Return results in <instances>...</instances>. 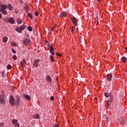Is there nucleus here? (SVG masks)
<instances>
[{
    "label": "nucleus",
    "mask_w": 127,
    "mask_h": 127,
    "mask_svg": "<svg viewBox=\"0 0 127 127\" xmlns=\"http://www.w3.org/2000/svg\"><path fill=\"white\" fill-rule=\"evenodd\" d=\"M121 59H122L123 62H124V63H126V62H127V58H126V57H125L122 58Z\"/></svg>",
    "instance_id": "obj_22"
},
{
    "label": "nucleus",
    "mask_w": 127,
    "mask_h": 127,
    "mask_svg": "<svg viewBox=\"0 0 127 127\" xmlns=\"http://www.w3.org/2000/svg\"><path fill=\"white\" fill-rule=\"evenodd\" d=\"M7 40H8V38L7 37L2 38L3 42H7Z\"/></svg>",
    "instance_id": "obj_21"
},
{
    "label": "nucleus",
    "mask_w": 127,
    "mask_h": 127,
    "mask_svg": "<svg viewBox=\"0 0 127 127\" xmlns=\"http://www.w3.org/2000/svg\"><path fill=\"white\" fill-rule=\"evenodd\" d=\"M1 17H2V14H1V13H0V18H1Z\"/></svg>",
    "instance_id": "obj_42"
},
{
    "label": "nucleus",
    "mask_w": 127,
    "mask_h": 127,
    "mask_svg": "<svg viewBox=\"0 0 127 127\" xmlns=\"http://www.w3.org/2000/svg\"><path fill=\"white\" fill-rule=\"evenodd\" d=\"M15 30L17 31V32H18L19 33H22V30L19 27H17L15 28Z\"/></svg>",
    "instance_id": "obj_14"
},
{
    "label": "nucleus",
    "mask_w": 127,
    "mask_h": 127,
    "mask_svg": "<svg viewBox=\"0 0 127 127\" xmlns=\"http://www.w3.org/2000/svg\"><path fill=\"white\" fill-rule=\"evenodd\" d=\"M0 12H1L4 15H6V14H7V11L6 10H0Z\"/></svg>",
    "instance_id": "obj_16"
},
{
    "label": "nucleus",
    "mask_w": 127,
    "mask_h": 127,
    "mask_svg": "<svg viewBox=\"0 0 127 127\" xmlns=\"http://www.w3.org/2000/svg\"><path fill=\"white\" fill-rule=\"evenodd\" d=\"M50 49H49V51L50 53H51V54H52V55H55V51H54V48H53V46H52V45L49 46Z\"/></svg>",
    "instance_id": "obj_5"
},
{
    "label": "nucleus",
    "mask_w": 127,
    "mask_h": 127,
    "mask_svg": "<svg viewBox=\"0 0 127 127\" xmlns=\"http://www.w3.org/2000/svg\"><path fill=\"white\" fill-rule=\"evenodd\" d=\"M28 30L29 31H32V27H31V26H29L28 27Z\"/></svg>",
    "instance_id": "obj_32"
},
{
    "label": "nucleus",
    "mask_w": 127,
    "mask_h": 127,
    "mask_svg": "<svg viewBox=\"0 0 127 127\" xmlns=\"http://www.w3.org/2000/svg\"><path fill=\"white\" fill-rule=\"evenodd\" d=\"M55 127H59V126H58V125L56 124V125H55Z\"/></svg>",
    "instance_id": "obj_43"
},
{
    "label": "nucleus",
    "mask_w": 127,
    "mask_h": 127,
    "mask_svg": "<svg viewBox=\"0 0 127 127\" xmlns=\"http://www.w3.org/2000/svg\"><path fill=\"white\" fill-rule=\"evenodd\" d=\"M46 80L48 83H52V78L49 75H47L46 77Z\"/></svg>",
    "instance_id": "obj_8"
},
{
    "label": "nucleus",
    "mask_w": 127,
    "mask_h": 127,
    "mask_svg": "<svg viewBox=\"0 0 127 127\" xmlns=\"http://www.w3.org/2000/svg\"><path fill=\"white\" fill-rule=\"evenodd\" d=\"M104 95L106 97V98H109V97H110V94H109L108 92L104 93Z\"/></svg>",
    "instance_id": "obj_29"
},
{
    "label": "nucleus",
    "mask_w": 127,
    "mask_h": 127,
    "mask_svg": "<svg viewBox=\"0 0 127 127\" xmlns=\"http://www.w3.org/2000/svg\"><path fill=\"white\" fill-rule=\"evenodd\" d=\"M3 72H1L2 75V74H3Z\"/></svg>",
    "instance_id": "obj_48"
},
{
    "label": "nucleus",
    "mask_w": 127,
    "mask_h": 127,
    "mask_svg": "<svg viewBox=\"0 0 127 127\" xmlns=\"http://www.w3.org/2000/svg\"><path fill=\"white\" fill-rule=\"evenodd\" d=\"M22 19L20 18H19L17 19V23L18 24H21V23H22Z\"/></svg>",
    "instance_id": "obj_17"
},
{
    "label": "nucleus",
    "mask_w": 127,
    "mask_h": 127,
    "mask_svg": "<svg viewBox=\"0 0 127 127\" xmlns=\"http://www.w3.org/2000/svg\"><path fill=\"white\" fill-rule=\"evenodd\" d=\"M109 97L110 99L107 101V103L108 104V108H110V109H111V103H114V95H113V94H110L109 95Z\"/></svg>",
    "instance_id": "obj_1"
},
{
    "label": "nucleus",
    "mask_w": 127,
    "mask_h": 127,
    "mask_svg": "<svg viewBox=\"0 0 127 127\" xmlns=\"http://www.w3.org/2000/svg\"><path fill=\"white\" fill-rule=\"evenodd\" d=\"M7 69H8V70H10V69H11V65H10V64H8L7 66Z\"/></svg>",
    "instance_id": "obj_30"
},
{
    "label": "nucleus",
    "mask_w": 127,
    "mask_h": 127,
    "mask_svg": "<svg viewBox=\"0 0 127 127\" xmlns=\"http://www.w3.org/2000/svg\"><path fill=\"white\" fill-rule=\"evenodd\" d=\"M3 72H1L2 75V74H3Z\"/></svg>",
    "instance_id": "obj_49"
},
{
    "label": "nucleus",
    "mask_w": 127,
    "mask_h": 127,
    "mask_svg": "<svg viewBox=\"0 0 127 127\" xmlns=\"http://www.w3.org/2000/svg\"><path fill=\"white\" fill-rule=\"evenodd\" d=\"M28 15L29 17H30V18L31 19H32V18H33L32 14H31V13H29Z\"/></svg>",
    "instance_id": "obj_28"
},
{
    "label": "nucleus",
    "mask_w": 127,
    "mask_h": 127,
    "mask_svg": "<svg viewBox=\"0 0 127 127\" xmlns=\"http://www.w3.org/2000/svg\"><path fill=\"white\" fill-rule=\"evenodd\" d=\"M23 96L27 100V101H29V100H30V96L25 94H23Z\"/></svg>",
    "instance_id": "obj_13"
},
{
    "label": "nucleus",
    "mask_w": 127,
    "mask_h": 127,
    "mask_svg": "<svg viewBox=\"0 0 127 127\" xmlns=\"http://www.w3.org/2000/svg\"><path fill=\"white\" fill-rule=\"evenodd\" d=\"M46 43H48V41H46Z\"/></svg>",
    "instance_id": "obj_45"
},
{
    "label": "nucleus",
    "mask_w": 127,
    "mask_h": 127,
    "mask_svg": "<svg viewBox=\"0 0 127 127\" xmlns=\"http://www.w3.org/2000/svg\"><path fill=\"white\" fill-rule=\"evenodd\" d=\"M1 92H2V94L1 95V98H4V97H5V95L4 94V91H2Z\"/></svg>",
    "instance_id": "obj_27"
},
{
    "label": "nucleus",
    "mask_w": 127,
    "mask_h": 127,
    "mask_svg": "<svg viewBox=\"0 0 127 127\" xmlns=\"http://www.w3.org/2000/svg\"><path fill=\"white\" fill-rule=\"evenodd\" d=\"M12 122L13 125H16L17 124V120H12Z\"/></svg>",
    "instance_id": "obj_26"
},
{
    "label": "nucleus",
    "mask_w": 127,
    "mask_h": 127,
    "mask_svg": "<svg viewBox=\"0 0 127 127\" xmlns=\"http://www.w3.org/2000/svg\"><path fill=\"white\" fill-rule=\"evenodd\" d=\"M103 121H105V122H106V123H108V122H109V117H108V116H107L106 115H103Z\"/></svg>",
    "instance_id": "obj_11"
},
{
    "label": "nucleus",
    "mask_w": 127,
    "mask_h": 127,
    "mask_svg": "<svg viewBox=\"0 0 127 127\" xmlns=\"http://www.w3.org/2000/svg\"><path fill=\"white\" fill-rule=\"evenodd\" d=\"M7 8V5H2L1 6V8H0V10H5Z\"/></svg>",
    "instance_id": "obj_15"
},
{
    "label": "nucleus",
    "mask_w": 127,
    "mask_h": 127,
    "mask_svg": "<svg viewBox=\"0 0 127 127\" xmlns=\"http://www.w3.org/2000/svg\"><path fill=\"white\" fill-rule=\"evenodd\" d=\"M4 126V123H0V127H3Z\"/></svg>",
    "instance_id": "obj_36"
},
{
    "label": "nucleus",
    "mask_w": 127,
    "mask_h": 127,
    "mask_svg": "<svg viewBox=\"0 0 127 127\" xmlns=\"http://www.w3.org/2000/svg\"><path fill=\"white\" fill-rule=\"evenodd\" d=\"M67 14H66V13H63L60 15V17H65V16H66Z\"/></svg>",
    "instance_id": "obj_24"
},
{
    "label": "nucleus",
    "mask_w": 127,
    "mask_h": 127,
    "mask_svg": "<svg viewBox=\"0 0 127 127\" xmlns=\"http://www.w3.org/2000/svg\"><path fill=\"white\" fill-rule=\"evenodd\" d=\"M96 17H97L96 21H97V23H99V21H98V20H99V17H98V16H97Z\"/></svg>",
    "instance_id": "obj_38"
},
{
    "label": "nucleus",
    "mask_w": 127,
    "mask_h": 127,
    "mask_svg": "<svg viewBox=\"0 0 127 127\" xmlns=\"http://www.w3.org/2000/svg\"><path fill=\"white\" fill-rule=\"evenodd\" d=\"M72 22L73 23L74 25H75V26H77V19L75 18V17H72L71 18Z\"/></svg>",
    "instance_id": "obj_7"
},
{
    "label": "nucleus",
    "mask_w": 127,
    "mask_h": 127,
    "mask_svg": "<svg viewBox=\"0 0 127 127\" xmlns=\"http://www.w3.org/2000/svg\"><path fill=\"white\" fill-rule=\"evenodd\" d=\"M24 64H23L22 62L20 63V65H21V66H23Z\"/></svg>",
    "instance_id": "obj_41"
},
{
    "label": "nucleus",
    "mask_w": 127,
    "mask_h": 127,
    "mask_svg": "<svg viewBox=\"0 0 127 127\" xmlns=\"http://www.w3.org/2000/svg\"><path fill=\"white\" fill-rule=\"evenodd\" d=\"M24 64H26V61H25V59H23L22 62Z\"/></svg>",
    "instance_id": "obj_34"
},
{
    "label": "nucleus",
    "mask_w": 127,
    "mask_h": 127,
    "mask_svg": "<svg viewBox=\"0 0 127 127\" xmlns=\"http://www.w3.org/2000/svg\"><path fill=\"white\" fill-rule=\"evenodd\" d=\"M9 104L13 107L15 105V100H14V97L12 95H10L9 98Z\"/></svg>",
    "instance_id": "obj_2"
},
{
    "label": "nucleus",
    "mask_w": 127,
    "mask_h": 127,
    "mask_svg": "<svg viewBox=\"0 0 127 127\" xmlns=\"http://www.w3.org/2000/svg\"><path fill=\"white\" fill-rule=\"evenodd\" d=\"M100 0H97V2H99V1H100Z\"/></svg>",
    "instance_id": "obj_44"
},
{
    "label": "nucleus",
    "mask_w": 127,
    "mask_h": 127,
    "mask_svg": "<svg viewBox=\"0 0 127 127\" xmlns=\"http://www.w3.org/2000/svg\"><path fill=\"white\" fill-rule=\"evenodd\" d=\"M21 100V98H20V96L18 95H16V101L15 102V105L16 107H19V105L20 104V100Z\"/></svg>",
    "instance_id": "obj_3"
},
{
    "label": "nucleus",
    "mask_w": 127,
    "mask_h": 127,
    "mask_svg": "<svg viewBox=\"0 0 127 127\" xmlns=\"http://www.w3.org/2000/svg\"><path fill=\"white\" fill-rule=\"evenodd\" d=\"M8 22H9V23H11V24H13L14 23V19L12 17H10L8 19Z\"/></svg>",
    "instance_id": "obj_10"
},
{
    "label": "nucleus",
    "mask_w": 127,
    "mask_h": 127,
    "mask_svg": "<svg viewBox=\"0 0 127 127\" xmlns=\"http://www.w3.org/2000/svg\"><path fill=\"white\" fill-rule=\"evenodd\" d=\"M31 43V41L28 38L24 39L23 43L25 46H28Z\"/></svg>",
    "instance_id": "obj_4"
},
{
    "label": "nucleus",
    "mask_w": 127,
    "mask_h": 127,
    "mask_svg": "<svg viewBox=\"0 0 127 127\" xmlns=\"http://www.w3.org/2000/svg\"><path fill=\"white\" fill-rule=\"evenodd\" d=\"M0 5H1V4H0V8H1V7H0Z\"/></svg>",
    "instance_id": "obj_47"
},
{
    "label": "nucleus",
    "mask_w": 127,
    "mask_h": 127,
    "mask_svg": "<svg viewBox=\"0 0 127 127\" xmlns=\"http://www.w3.org/2000/svg\"><path fill=\"white\" fill-rule=\"evenodd\" d=\"M13 60H16V59H17V57H16V55H14L13 56Z\"/></svg>",
    "instance_id": "obj_31"
},
{
    "label": "nucleus",
    "mask_w": 127,
    "mask_h": 127,
    "mask_svg": "<svg viewBox=\"0 0 127 127\" xmlns=\"http://www.w3.org/2000/svg\"><path fill=\"white\" fill-rule=\"evenodd\" d=\"M40 63V59H36L35 60L34 63H33V66H35L36 68H37L38 67V64Z\"/></svg>",
    "instance_id": "obj_6"
},
{
    "label": "nucleus",
    "mask_w": 127,
    "mask_h": 127,
    "mask_svg": "<svg viewBox=\"0 0 127 127\" xmlns=\"http://www.w3.org/2000/svg\"><path fill=\"white\" fill-rule=\"evenodd\" d=\"M71 32L72 33H76V29L75 28V26H72L71 28Z\"/></svg>",
    "instance_id": "obj_20"
},
{
    "label": "nucleus",
    "mask_w": 127,
    "mask_h": 127,
    "mask_svg": "<svg viewBox=\"0 0 127 127\" xmlns=\"http://www.w3.org/2000/svg\"><path fill=\"white\" fill-rule=\"evenodd\" d=\"M26 27V26H25V25L24 24H23L20 26V28H21V30H24Z\"/></svg>",
    "instance_id": "obj_19"
},
{
    "label": "nucleus",
    "mask_w": 127,
    "mask_h": 127,
    "mask_svg": "<svg viewBox=\"0 0 127 127\" xmlns=\"http://www.w3.org/2000/svg\"><path fill=\"white\" fill-rule=\"evenodd\" d=\"M51 101H53L54 100V97H53V96H51Z\"/></svg>",
    "instance_id": "obj_37"
},
{
    "label": "nucleus",
    "mask_w": 127,
    "mask_h": 127,
    "mask_svg": "<svg viewBox=\"0 0 127 127\" xmlns=\"http://www.w3.org/2000/svg\"><path fill=\"white\" fill-rule=\"evenodd\" d=\"M50 59L52 62H54V57H53V56L51 55L50 56Z\"/></svg>",
    "instance_id": "obj_25"
},
{
    "label": "nucleus",
    "mask_w": 127,
    "mask_h": 127,
    "mask_svg": "<svg viewBox=\"0 0 127 127\" xmlns=\"http://www.w3.org/2000/svg\"><path fill=\"white\" fill-rule=\"evenodd\" d=\"M35 15H36V16H38V11L36 12Z\"/></svg>",
    "instance_id": "obj_40"
},
{
    "label": "nucleus",
    "mask_w": 127,
    "mask_h": 127,
    "mask_svg": "<svg viewBox=\"0 0 127 127\" xmlns=\"http://www.w3.org/2000/svg\"><path fill=\"white\" fill-rule=\"evenodd\" d=\"M15 127H19V124H16V125L15 126Z\"/></svg>",
    "instance_id": "obj_39"
},
{
    "label": "nucleus",
    "mask_w": 127,
    "mask_h": 127,
    "mask_svg": "<svg viewBox=\"0 0 127 127\" xmlns=\"http://www.w3.org/2000/svg\"><path fill=\"white\" fill-rule=\"evenodd\" d=\"M12 46H17V44L16 43H13L11 44Z\"/></svg>",
    "instance_id": "obj_33"
},
{
    "label": "nucleus",
    "mask_w": 127,
    "mask_h": 127,
    "mask_svg": "<svg viewBox=\"0 0 127 127\" xmlns=\"http://www.w3.org/2000/svg\"><path fill=\"white\" fill-rule=\"evenodd\" d=\"M12 52L14 54L16 53V51H15L14 49H12Z\"/></svg>",
    "instance_id": "obj_35"
},
{
    "label": "nucleus",
    "mask_w": 127,
    "mask_h": 127,
    "mask_svg": "<svg viewBox=\"0 0 127 127\" xmlns=\"http://www.w3.org/2000/svg\"><path fill=\"white\" fill-rule=\"evenodd\" d=\"M40 116H39V114H35L33 116V119H39Z\"/></svg>",
    "instance_id": "obj_23"
},
{
    "label": "nucleus",
    "mask_w": 127,
    "mask_h": 127,
    "mask_svg": "<svg viewBox=\"0 0 127 127\" xmlns=\"http://www.w3.org/2000/svg\"><path fill=\"white\" fill-rule=\"evenodd\" d=\"M0 104L1 105H4L5 104V101L3 98H1V95H0Z\"/></svg>",
    "instance_id": "obj_12"
},
{
    "label": "nucleus",
    "mask_w": 127,
    "mask_h": 127,
    "mask_svg": "<svg viewBox=\"0 0 127 127\" xmlns=\"http://www.w3.org/2000/svg\"><path fill=\"white\" fill-rule=\"evenodd\" d=\"M126 51H127V47H126Z\"/></svg>",
    "instance_id": "obj_46"
},
{
    "label": "nucleus",
    "mask_w": 127,
    "mask_h": 127,
    "mask_svg": "<svg viewBox=\"0 0 127 127\" xmlns=\"http://www.w3.org/2000/svg\"><path fill=\"white\" fill-rule=\"evenodd\" d=\"M116 77V76H113V77Z\"/></svg>",
    "instance_id": "obj_50"
},
{
    "label": "nucleus",
    "mask_w": 127,
    "mask_h": 127,
    "mask_svg": "<svg viewBox=\"0 0 127 127\" xmlns=\"http://www.w3.org/2000/svg\"><path fill=\"white\" fill-rule=\"evenodd\" d=\"M107 78L108 81H112V79L113 78V75L112 74V73H109L108 74H107Z\"/></svg>",
    "instance_id": "obj_9"
},
{
    "label": "nucleus",
    "mask_w": 127,
    "mask_h": 127,
    "mask_svg": "<svg viewBox=\"0 0 127 127\" xmlns=\"http://www.w3.org/2000/svg\"><path fill=\"white\" fill-rule=\"evenodd\" d=\"M7 6L9 10H12V8H13L11 4H8Z\"/></svg>",
    "instance_id": "obj_18"
}]
</instances>
